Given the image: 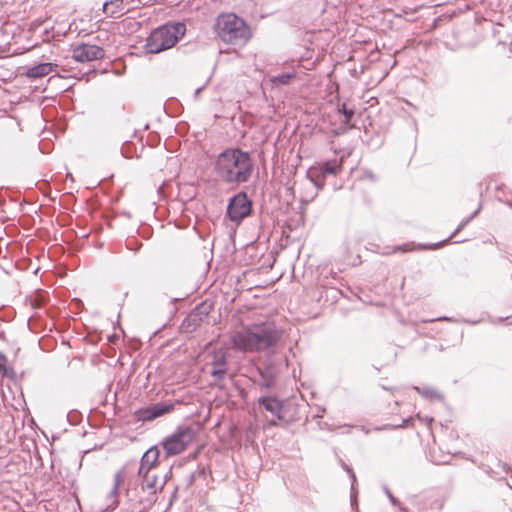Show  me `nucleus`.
<instances>
[{"label": "nucleus", "mask_w": 512, "mask_h": 512, "mask_svg": "<svg viewBox=\"0 0 512 512\" xmlns=\"http://www.w3.org/2000/svg\"><path fill=\"white\" fill-rule=\"evenodd\" d=\"M104 56V49L96 44L80 43L72 50V58L81 63L100 60L103 59Z\"/></svg>", "instance_id": "13"}, {"label": "nucleus", "mask_w": 512, "mask_h": 512, "mask_svg": "<svg viewBox=\"0 0 512 512\" xmlns=\"http://www.w3.org/2000/svg\"><path fill=\"white\" fill-rule=\"evenodd\" d=\"M381 388H382L383 390H387V391L392 390V388H389V387H387V386H385V385H381Z\"/></svg>", "instance_id": "41"}, {"label": "nucleus", "mask_w": 512, "mask_h": 512, "mask_svg": "<svg viewBox=\"0 0 512 512\" xmlns=\"http://www.w3.org/2000/svg\"><path fill=\"white\" fill-rule=\"evenodd\" d=\"M465 322H467V323H469V324H472V325H474V324H477V323H478V321H467V320H465Z\"/></svg>", "instance_id": "43"}, {"label": "nucleus", "mask_w": 512, "mask_h": 512, "mask_svg": "<svg viewBox=\"0 0 512 512\" xmlns=\"http://www.w3.org/2000/svg\"><path fill=\"white\" fill-rule=\"evenodd\" d=\"M174 409L173 403L157 402L150 404L146 407L137 409L134 412V416L137 421L150 422L153 421L166 413L171 412Z\"/></svg>", "instance_id": "11"}, {"label": "nucleus", "mask_w": 512, "mask_h": 512, "mask_svg": "<svg viewBox=\"0 0 512 512\" xmlns=\"http://www.w3.org/2000/svg\"><path fill=\"white\" fill-rule=\"evenodd\" d=\"M341 466H342V468H343V469H344L348 474L350 473V471H353V469H352L350 466H348L345 462H343L342 460H341Z\"/></svg>", "instance_id": "36"}, {"label": "nucleus", "mask_w": 512, "mask_h": 512, "mask_svg": "<svg viewBox=\"0 0 512 512\" xmlns=\"http://www.w3.org/2000/svg\"><path fill=\"white\" fill-rule=\"evenodd\" d=\"M122 3L123 0H107L103 4V11L110 17H115L117 13H123Z\"/></svg>", "instance_id": "20"}, {"label": "nucleus", "mask_w": 512, "mask_h": 512, "mask_svg": "<svg viewBox=\"0 0 512 512\" xmlns=\"http://www.w3.org/2000/svg\"><path fill=\"white\" fill-rule=\"evenodd\" d=\"M57 64L50 62H40L32 67L27 68L24 75L30 80L40 79L53 72Z\"/></svg>", "instance_id": "17"}, {"label": "nucleus", "mask_w": 512, "mask_h": 512, "mask_svg": "<svg viewBox=\"0 0 512 512\" xmlns=\"http://www.w3.org/2000/svg\"><path fill=\"white\" fill-rule=\"evenodd\" d=\"M508 318H509V316L505 317V319H508ZM503 320H504L503 317L499 318V322H502Z\"/></svg>", "instance_id": "45"}, {"label": "nucleus", "mask_w": 512, "mask_h": 512, "mask_svg": "<svg viewBox=\"0 0 512 512\" xmlns=\"http://www.w3.org/2000/svg\"><path fill=\"white\" fill-rule=\"evenodd\" d=\"M412 423H413V418L412 417H408V418L403 419L402 423L399 424V425L385 424V425H382V426H376L374 428V430L381 431V430H388V429L406 428V427L410 426Z\"/></svg>", "instance_id": "26"}, {"label": "nucleus", "mask_w": 512, "mask_h": 512, "mask_svg": "<svg viewBox=\"0 0 512 512\" xmlns=\"http://www.w3.org/2000/svg\"><path fill=\"white\" fill-rule=\"evenodd\" d=\"M350 504H351V507L353 509H357L358 508V499H357V497L353 498V500L350 498Z\"/></svg>", "instance_id": "37"}, {"label": "nucleus", "mask_w": 512, "mask_h": 512, "mask_svg": "<svg viewBox=\"0 0 512 512\" xmlns=\"http://www.w3.org/2000/svg\"><path fill=\"white\" fill-rule=\"evenodd\" d=\"M353 128H354L353 124H346V123H343V121H341L340 124L336 128H334L330 131V138H331L330 144L333 145L335 138L346 134L349 130H351Z\"/></svg>", "instance_id": "22"}, {"label": "nucleus", "mask_w": 512, "mask_h": 512, "mask_svg": "<svg viewBox=\"0 0 512 512\" xmlns=\"http://www.w3.org/2000/svg\"><path fill=\"white\" fill-rule=\"evenodd\" d=\"M121 483H122V471L119 470L114 475V484H117V486L120 487Z\"/></svg>", "instance_id": "31"}, {"label": "nucleus", "mask_w": 512, "mask_h": 512, "mask_svg": "<svg viewBox=\"0 0 512 512\" xmlns=\"http://www.w3.org/2000/svg\"><path fill=\"white\" fill-rule=\"evenodd\" d=\"M212 310V304L202 301L183 319L180 330L182 333H192L201 325Z\"/></svg>", "instance_id": "10"}, {"label": "nucleus", "mask_w": 512, "mask_h": 512, "mask_svg": "<svg viewBox=\"0 0 512 512\" xmlns=\"http://www.w3.org/2000/svg\"><path fill=\"white\" fill-rule=\"evenodd\" d=\"M338 112L343 116V123L351 124V120L355 115V110L353 108L347 107L345 103H342L337 108Z\"/></svg>", "instance_id": "24"}, {"label": "nucleus", "mask_w": 512, "mask_h": 512, "mask_svg": "<svg viewBox=\"0 0 512 512\" xmlns=\"http://www.w3.org/2000/svg\"><path fill=\"white\" fill-rule=\"evenodd\" d=\"M205 86H202V87H199L195 90L194 92V96L197 98L199 96V94L203 91Z\"/></svg>", "instance_id": "39"}, {"label": "nucleus", "mask_w": 512, "mask_h": 512, "mask_svg": "<svg viewBox=\"0 0 512 512\" xmlns=\"http://www.w3.org/2000/svg\"><path fill=\"white\" fill-rule=\"evenodd\" d=\"M195 432L191 426H179L172 434L166 436L161 442L164 450L162 460H167L171 456H175L183 452L189 443L194 439Z\"/></svg>", "instance_id": "5"}, {"label": "nucleus", "mask_w": 512, "mask_h": 512, "mask_svg": "<svg viewBox=\"0 0 512 512\" xmlns=\"http://www.w3.org/2000/svg\"><path fill=\"white\" fill-rule=\"evenodd\" d=\"M229 237H230V239H231V240H233V241H234V238H233V235H232V234H230V236H229Z\"/></svg>", "instance_id": "49"}, {"label": "nucleus", "mask_w": 512, "mask_h": 512, "mask_svg": "<svg viewBox=\"0 0 512 512\" xmlns=\"http://www.w3.org/2000/svg\"><path fill=\"white\" fill-rule=\"evenodd\" d=\"M259 375L258 385L263 391L272 390L277 383L280 369L272 358L265 359L260 366L256 368Z\"/></svg>", "instance_id": "9"}, {"label": "nucleus", "mask_w": 512, "mask_h": 512, "mask_svg": "<svg viewBox=\"0 0 512 512\" xmlns=\"http://www.w3.org/2000/svg\"><path fill=\"white\" fill-rule=\"evenodd\" d=\"M482 205L479 204L477 209L467 218L463 219L458 227L451 233V237H454L457 233H459L465 226H467L481 211Z\"/></svg>", "instance_id": "25"}, {"label": "nucleus", "mask_w": 512, "mask_h": 512, "mask_svg": "<svg viewBox=\"0 0 512 512\" xmlns=\"http://www.w3.org/2000/svg\"><path fill=\"white\" fill-rule=\"evenodd\" d=\"M369 178H371L372 180L374 179V175L372 173L369 174Z\"/></svg>", "instance_id": "46"}, {"label": "nucleus", "mask_w": 512, "mask_h": 512, "mask_svg": "<svg viewBox=\"0 0 512 512\" xmlns=\"http://www.w3.org/2000/svg\"><path fill=\"white\" fill-rule=\"evenodd\" d=\"M213 171L222 183L236 188L251 179L255 160L249 151L227 147L216 156Z\"/></svg>", "instance_id": "1"}, {"label": "nucleus", "mask_w": 512, "mask_h": 512, "mask_svg": "<svg viewBox=\"0 0 512 512\" xmlns=\"http://www.w3.org/2000/svg\"><path fill=\"white\" fill-rule=\"evenodd\" d=\"M120 152L125 158H132L136 152V147L131 141H126L122 144Z\"/></svg>", "instance_id": "27"}, {"label": "nucleus", "mask_w": 512, "mask_h": 512, "mask_svg": "<svg viewBox=\"0 0 512 512\" xmlns=\"http://www.w3.org/2000/svg\"><path fill=\"white\" fill-rule=\"evenodd\" d=\"M71 414H72V412H69V413L67 414V418H68V420H69V421H70V415H71Z\"/></svg>", "instance_id": "47"}, {"label": "nucleus", "mask_w": 512, "mask_h": 512, "mask_svg": "<svg viewBox=\"0 0 512 512\" xmlns=\"http://www.w3.org/2000/svg\"><path fill=\"white\" fill-rule=\"evenodd\" d=\"M118 494H119V487L117 486V484H114L112 489L108 493V498H113V502L108 506V509L114 510L118 506V504H119V501L117 499Z\"/></svg>", "instance_id": "29"}, {"label": "nucleus", "mask_w": 512, "mask_h": 512, "mask_svg": "<svg viewBox=\"0 0 512 512\" xmlns=\"http://www.w3.org/2000/svg\"><path fill=\"white\" fill-rule=\"evenodd\" d=\"M281 337L282 331L276 326L262 324L237 331L231 337V343L239 351H260L276 346Z\"/></svg>", "instance_id": "2"}, {"label": "nucleus", "mask_w": 512, "mask_h": 512, "mask_svg": "<svg viewBox=\"0 0 512 512\" xmlns=\"http://www.w3.org/2000/svg\"><path fill=\"white\" fill-rule=\"evenodd\" d=\"M183 22H167L153 29L143 46L147 54H158L173 48L185 35Z\"/></svg>", "instance_id": "4"}, {"label": "nucleus", "mask_w": 512, "mask_h": 512, "mask_svg": "<svg viewBox=\"0 0 512 512\" xmlns=\"http://www.w3.org/2000/svg\"><path fill=\"white\" fill-rule=\"evenodd\" d=\"M4 337V332H0V338Z\"/></svg>", "instance_id": "48"}, {"label": "nucleus", "mask_w": 512, "mask_h": 512, "mask_svg": "<svg viewBox=\"0 0 512 512\" xmlns=\"http://www.w3.org/2000/svg\"><path fill=\"white\" fill-rule=\"evenodd\" d=\"M362 430H363L366 434H368V433H369V429H366L365 427H362Z\"/></svg>", "instance_id": "44"}, {"label": "nucleus", "mask_w": 512, "mask_h": 512, "mask_svg": "<svg viewBox=\"0 0 512 512\" xmlns=\"http://www.w3.org/2000/svg\"><path fill=\"white\" fill-rule=\"evenodd\" d=\"M269 425L270 426H277V421L276 420H271V421H269Z\"/></svg>", "instance_id": "40"}, {"label": "nucleus", "mask_w": 512, "mask_h": 512, "mask_svg": "<svg viewBox=\"0 0 512 512\" xmlns=\"http://www.w3.org/2000/svg\"><path fill=\"white\" fill-rule=\"evenodd\" d=\"M358 497V490L354 484H351L350 487V498L353 500V498Z\"/></svg>", "instance_id": "33"}, {"label": "nucleus", "mask_w": 512, "mask_h": 512, "mask_svg": "<svg viewBox=\"0 0 512 512\" xmlns=\"http://www.w3.org/2000/svg\"><path fill=\"white\" fill-rule=\"evenodd\" d=\"M413 390H415L418 394H420L423 398L430 400V401H440L442 402L444 400V395L437 391L433 387H419V386H413Z\"/></svg>", "instance_id": "19"}, {"label": "nucleus", "mask_w": 512, "mask_h": 512, "mask_svg": "<svg viewBox=\"0 0 512 512\" xmlns=\"http://www.w3.org/2000/svg\"><path fill=\"white\" fill-rule=\"evenodd\" d=\"M258 405L276 417L277 421L290 423L292 420L286 418L285 401L279 400L272 395H262L258 398Z\"/></svg>", "instance_id": "12"}, {"label": "nucleus", "mask_w": 512, "mask_h": 512, "mask_svg": "<svg viewBox=\"0 0 512 512\" xmlns=\"http://www.w3.org/2000/svg\"><path fill=\"white\" fill-rule=\"evenodd\" d=\"M0 374L3 377H7L11 380H16L17 374L14 369L8 365V359L6 355L0 351Z\"/></svg>", "instance_id": "21"}, {"label": "nucleus", "mask_w": 512, "mask_h": 512, "mask_svg": "<svg viewBox=\"0 0 512 512\" xmlns=\"http://www.w3.org/2000/svg\"><path fill=\"white\" fill-rule=\"evenodd\" d=\"M383 491L388 497L391 505L398 506L400 504L399 500L391 493L390 489L386 485L383 486Z\"/></svg>", "instance_id": "30"}, {"label": "nucleus", "mask_w": 512, "mask_h": 512, "mask_svg": "<svg viewBox=\"0 0 512 512\" xmlns=\"http://www.w3.org/2000/svg\"><path fill=\"white\" fill-rule=\"evenodd\" d=\"M296 77L297 74L294 71L283 72L272 76L269 81L273 88H279L289 85Z\"/></svg>", "instance_id": "18"}, {"label": "nucleus", "mask_w": 512, "mask_h": 512, "mask_svg": "<svg viewBox=\"0 0 512 512\" xmlns=\"http://www.w3.org/2000/svg\"><path fill=\"white\" fill-rule=\"evenodd\" d=\"M141 479V490L147 491L146 497H139L136 500V504L139 506L137 512H146L149 510L157 501V493L161 492L165 486V480H160V477L156 474L147 472L145 475H138Z\"/></svg>", "instance_id": "6"}, {"label": "nucleus", "mask_w": 512, "mask_h": 512, "mask_svg": "<svg viewBox=\"0 0 512 512\" xmlns=\"http://www.w3.org/2000/svg\"><path fill=\"white\" fill-rule=\"evenodd\" d=\"M196 476L193 475L192 471H190L189 473H187L181 483H179L176 487H175V490H174V493L172 495V497H175V494L177 493V491L179 489H183V490H189L190 487L196 482Z\"/></svg>", "instance_id": "23"}, {"label": "nucleus", "mask_w": 512, "mask_h": 512, "mask_svg": "<svg viewBox=\"0 0 512 512\" xmlns=\"http://www.w3.org/2000/svg\"><path fill=\"white\" fill-rule=\"evenodd\" d=\"M161 461V451L159 445H153L147 449L140 459L138 475H145L156 467Z\"/></svg>", "instance_id": "15"}, {"label": "nucleus", "mask_w": 512, "mask_h": 512, "mask_svg": "<svg viewBox=\"0 0 512 512\" xmlns=\"http://www.w3.org/2000/svg\"><path fill=\"white\" fill-rule=\"evenodd\" d=\"M358 512V511H357Z\"/></svg>", "instance_id": "50"}, {"label": "nucleus", "mask_w": 512, "mask_h": 512, "mask_svg": "<svg viewBox=\"0 0 512 512\" xmlns=\"http://www.w3.org/2000/svg\"><path fill=\"white\" fill-rule=\"evenodd\" d=\"M172 476V471H171V468L169 469V471L167 473H165L163 475V477L160 479V480H165V484L167 483L168 479Z\"/></svg>", "instance_id": "35"}, {"label": "nucleus", "mask_w": 512, "mask_h": 512, "mask_svg": "<svg viewBox=\"0 0 512 512\" xmlns=\"http://www.w3.org/2000/svg\"><path fill=\"white\" fill-rule=\"evenodd\" d=\"M341 169V161L337 159L326 160L316 166H311L306 172V177L317 190H321L324 188L326 177L328 175L336 176Z\"/></svg>", "instance_id": "8"}, {"label": "nucleus", "mask_w": 512, "mask_h": 512, "mask_svg": "<svg viewBox=\"0 0 512 512\" xmlns=\"http://www.w3.org/2000/svg\"><path fill=\"white\" fill-rule=\"evenodd\" d=\"M214 31L223 42L240 47L252 37L248 24L235 13L220 14L215 20Z\"/></svg>", "instance_id": "3"}, {"label": "nucleus", "mask_w": 512, "mask_h": 512, "mask_svg": "<svg viewBox=\"0 0 512 512\" xmlns=\"http://www.w3.org/2000/svg\"><path fill=\"white\" fill-rule=\"evenodd\" d=\"M348 475L351 479V484H354V486H356L357 479H356V475H355L354 471H350V473Z\"/></svg>", "instance_id": "34"}, {"label": "nucleus", "mask_w": 512, "mask_h": 512, "mask_svg": "<svg viewBox=\"0 0 512 512\" xmlns=\"http://www.w3.org/2000/svg\"><path fill=\"white\" fill-rule=\"evenodd\" d=\"M32 306H33L34 308H36L37 306H40V303H37V304H36V301H32Z\"/></svg>", "instance_id": "42"}, {"label": "nucleus", "mask_w": 512, "mask_h": 512, "mask_svg": "<svg viewBox=\"0 0 512 512\" xmlns=\"http://www.w3.org/2000/svg\"><path fill=\"white\" fill-rule=\"evenodd\" d=\"M434 321H447V322H455L456 320L453 319L452 317H448V316H441V317H437L435 319H431L429 320V322H434Z\"/></svg>", "instance_id": "32"}, {"label": "nucleus", "mask_w": 512, "mask_h": 512, "mask_svg": "<svg viewBox=\"0 0 512 512\" xmlns=\"http://www.w3.org/2000/svg\"><path fill=\"white\" fill-rule=\"evenodd\" d=\"M193 475L196 476V480L205 481L207 476L210 474V470L203 464H198L197 468L192 471Z\"/></svg>", "instance_id": "28"}, {"label": "nucleus", "mask_w": 512, "mask_h": 512, "mask_svg": "<svg viewBox=\"0 0 512 512\" xmlns=\"http://www.w3.org/2000/svg\"><path fill=\"white\" fill-rule=\"evenodd\" d=\"M210 365L212 367L210 375L213 377L214 381H223L228 373L226 352L222 349L215 351Z\"/></svg>", "instance_id": "14"}, {"label": "nucleus", "mask_w": 512, "mask_h": 512, "mask_svg": "<svg viewBox=\"0 0 512 512\" xmlns=\"http://www.w3.org/2000/svg\"><path fill=\"white\" fill-rule=\"evenodd\" d=\"M253 212V202L245 191H239L228 199L226 218L237 226Z\"/></svg>", "instance_id": "7"}, {"label": "nucleus", "mask_w": 512, "mask_h": 512, "mask_svg": "<svg viewBox=\"0 0 512 512\" xmlns=\"http://www.w3.org/2000/svg\"><path fill=\"white\" fill-rule=\"evenodd\" d=\"M499 465H501V466L503 467V469H504V471H505L506 473H508L509 471H511V470H512V469H511V467H510L507 463H502V464H501V463L499 462Z\"/></svg>", "instance_id": "38"}, {"label": "nucleus", "mask_w": 512, "mask_h": 512, "mask_svg": "<svg viewBox=\"0 0 512 512\" xmlns=\"http://www.w3.org/2000/svg\"><path fill=\"white\" fill-rule=\"evenodd\" d=\"M452 237L449 235L446 239L435 242V243H419L415 244L414 242H408L401 245H397L394 247V252L399 251L402 253L411 252L414 250H437L443 247L445 244L449 243Z\"/></svg>", "instance_id": "16"}]
</instances>
